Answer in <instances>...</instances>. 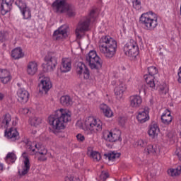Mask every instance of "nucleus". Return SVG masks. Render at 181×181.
<instances>
[{
    "label": "nucleus",
    "mask_w": 181,
    "mask_h": 181,
    "mask_svg": "<svg viewBox=\"0 0 181 181\" xmlns=\"http://www.w3.org/2000/svg\"><path fill=\"white\" fill-rule=\"evenodd\" d=\"M46 64H42L44 71H53L57 66V58L56 56L49 54L45 58Z\"/></svg>",
    "instance_id": "nucleus-10"
},
{
    "label": "nucleus",
    "mask_w": 181,
    "mask_h": 181,
    "mask_svg": "<svg viewBox=\"0 0 181 181\" xmlns=\"http://www.w3.org/2000/svg\"><path fill=\"white\" fill-rule=\"evenodd\" d=\"M140 22L148 30H153L158 26V16L152 12L144 13L140 17Z\"/></svg>",
    "instance_id": "nucleus-5"
},
{
    "label": "nucleus",
    "mask_w": 181,
    "mask_h": 181,
    "mask_svg": "<svg viewBox=\"0 0 181 181\" xmlns=\"http://www.w3.org/2000/svg\"><path fill=\"white\" fill-rule=\"evenodd\" d=\"M88 156L90 158H92L93 160H95L96 162H98V160H101V154L97 151H93V148L88 147V152H87Z\"/></svg>",
    "instance_id": "nucleus-27"
},
{
    "label": "nucleus",
    "mask_w": 181,
    "mask_h": 181,
    "mask_svg": "<svg viewBox=\"0 0 181 181\" xmlns=\"http://www.w3.org/2000/svg\"><path fill=\"white\" fill-rule=\"evenodd\" d=\"M108 177H110V175L108 174V173L102 172L101 175H100V180L103 181L107 180Z\"/></svg>",
    "instance_id": "nucleus-44"
},
{
    "label": "nucleus",
    "mask_w": 181,
    "mask_h": 181,
    "mask_svg": "<svg viewBox=\"0 0 181 181\" xmlns=\"http://www.w3.org/2000/svg\"><path fill=\"white\" fill-rule=\"evenodd\" d=\"M49 125L52 126V132L55 135H59L62 129L66 128V124L71 121V116L63 109L57 110L54 115L48 117Z\"/></svg>",
    "instance_id": "nucleus-1"
},
{
    "label": "nucleus",
    "mask_w": 181,
    "mask_h": 181,
    "mask_svg": "<svg viewBox=\"0 0 181 181\" xmlns=\"http://www.w3.org/2000/svg\"><path fill=\"white\" fill-rule=\"evenodd\" d=\"M6 37H8V32L6 31H1L0 32V42H4L6 40Z\"/></svg>",
    "instance_id": "nucleus-41"
},
{
    "label": "nucleus",
    "mask_w": 181,
    "mask_h": 181,
    "mask_svg": "<svg viewBox=\"0 0 181 181\" xmlns=\"http://www.w3.org/2000/svg\"><path fill=\"white\" fill-rule=\"evenodd\" d=\"M67 37V29L64 26L59 27L52 35L53 40H64Z\"/></svg>",
    "instance_id": "nucleus-13"
},
{
    "label": "nucleus",
    "mask_w": 181,
    "mask_h": 181,
    "mask_svg": "<svg viewBox=\"0 0 181 181\" xmlns=\"http://www.w3.org/2000/svg\"><path fill=\"white\" fill-rule=\"evenodd\" d=\"M129 101L132 108H139L142 104V98L140 95H134L130 96Z\"/></svg>",
    "instance_id": "nucleus-19"
},
{
    "label": "nucleus",
    "mask_w": 181,
    "mask_h": 181,
    "mask_svg": "<svg viewBox=\"0 0 181 181\" xmlns=\"http://www.w3.org/2000/svg\"><path fill=\"white\" fill-rule=\"evenodd\" d=\"M41 123H42V119L40 117H35L30 119V124L33 127H37V125H39V124H41Z\"/></svg>",
    "instance_id": "nucleus-37"
},
{
    "label": "nucleus",
    "mask_w": 181,
    "mask_h": 181,
    "mask_svg": "<svg viewBox=\"0 0 181 181\" xmlns=\"http://www.w3.org/2000/svg\"><path fill=\"white\" fill-rule=\"evenodd\" d=\"M159 127H158V124L155 123H152L150 125L149 129H148V135L151 136V138L155 139L158 138V135L159 134Z\"/></svg>",
    "instance_id": "nucleus-24"
},
{
    "label": "nucleus",
    "mask_w": 181,
    "mask_h": 181,
    "mask_svg": "<svg viewBox=\"0 0 181 181\" xmlns=\"http://www.w3.org/2000/svg\"><path fill=\"white\" fill-rule=\"evenodd\" d=\"M85 125L92 134L101 132L103 130V122H101V120L96 119L93 117H88L86 119Z\"/></svg>",
    "instance_id": "nucleus-7"
},
{
    "label": "nucleus",
    "mask_w": 181,
    "mask_h": 181,
    "mask_svg": "<svg viewBox=\"0 0 181 181\" xmlns=\"http://www.w3.org/2000/svg\"><path fill=\"white\" fill-rule=\"evenodd\" d=\"M24 19H29L30 16H32V13H30V8L29 7H26L25 8L21 11Z\"/></svg>",
    "instance_id": "nucleus-35"
},
{
    "label": "nucleus",
    "mask_w": 181,
    "mask_h": 181,
    "mask_svg": "<svg viewBox=\"0 0 181 181\" xmlns=\"http://www.w3.org/2000/svg\"><path fill=\"white\" fill-rule=\"evenodd\" d=\"M65 181H78V179L74 177H65Z\"/></svg>",
    "instance_id": "nucleus-51"
},
{
    "label": "nucleus",
    "mask_w": 181,
    "mask_h": 181,
    "mask_svg": "<svg viewBox=\"0 0 181 181\" xmlns=\"http://www.w3.org/2000/svg\"><path fill=\"white\" fill-rule=\"evenodd\" d=\"M144 152L146 153L147 155H149V153L155 155L156 152H158V147L156 146L148 145L147 148L144 149Z\"/></svg>",
    "instance_id": "nucleus-34"
},
{
    "label": "nucleus",
    "mask_w": 181,
    "mask_h": 181,
    "mask_svg": "<svg viewBox=\"0 0 181 181\" xmlns=\"http://www.w3.org/2000/svg\"><path fill=\"white\" fill-rule=\"evenodd\" d=\"M80 124H81V122L78 121L77 123H76V125H80Z\"/></svg>",
    "instance_id": "nucleus-58"
},
{
    "label": "nucleus",
    "mask_w": 181,
    "mask_h": 181,
    "mask_svg": "<svg viewBox=\"0 0 181 181\" xmlns=\"http://www.w3.org/2000/svg\"><path fill=\"white\" fill-rule=\"evenodd\" d=\"M119 86L115 88V94L116 95L117 100H122L124 97V93L127 90V86L124 84V82L119 80Z\"/></svg>",
    "instance_id": "nucleus-16"
},
{
    "label": "nucleus",
    "mask_w": 181,
    "mask_h": 181,
    "mask_svg": "<svg viewBox=\"0 0 181 181\" xmlns=\"http://www.w3.org/2000/svg\"><path fill=\"white\" fill-rule=\"evenodd\" d=\"M168 173L170 176H172L173 177L175 176H179L181 173V167L178 166L177 168H170L168 170Z\"/></svg>",
    "instance_id": "nucleus-33"
},
{
    "label": "nucleus",
    "mask_w": 181,
    "mask_h": 181,
    "mask_svg": "<svg viewBox=\"0 0 181 181\" xmlns=\"http://www.w3.org/2000/svg\"><path fill=\"white\" fill-rule=\"evenodd\" d=\"M76 73L79 76H81L83 74V78L85 80H88L90 78V71L88 70V68L84 64L83 62H79L77 64L76 66Z\"/></svg>",
    "instance_id": "nucleus-14"
},
{
    "label": "nucleus",
    "mask_w": 181,
    "mask_h": 181,
    "mask_svg": "<svg viewBox=\"0 0 181 181\" xmlns=\"http://www.w3.org/2000/svg\"><path fill=\"white\" fill-rule=\"evenodd\" d=\"M12 76H11V72L7 69H0V79L3 84H7L11 81Z\"/></svg>",
    "instance_id": "nucleus-22"
},
{
    "label": "nucleus",
    "mask_w": 181,
    "mask_h": 181,
    "mask_svg": "<svg viewBox=\"0 0 181 181\" xmlns=\"http://www.w3.org/2000/svg\"><path fill=\"white\" fill-rule=\"evenodd\" d=\"M38 160H40V162H45L47 160V156H46V155H40Z\"/></svg>",
    "instance_id": "nucleus-49"
},
{
    "label": "nucleus",
    "mask_w": 181,
    "mask_h": 181,
    "mask_svg": "<svg viewBox=\"0 0 181 181\" xmlns=\"http://www.w3.org/2000/svg\"><path fill=\"white\" fill-rule=\"evenodd\" d=\"M38 78L40 80V84L38 86L39 94H47V91L52 88V82L49 77H45L42 74L38 75Z\"/></svg>",
    "instance_id": "nucleus-9"
},
{
    "label": "nucleus",
    "mask_w": 181,
    "mask_h": 181,
    "mask_svg": "<svg viewBox=\"0 0 181 181\" xmlns=\"http://www.w3.org/2000/svg\"><path fill=\"white\" fill-rule=\"evenodd\" d=\"M37 72V64L35 62H29L27 66V73L30 76H35Z\"/></svg>",
    "instance_id": "nucleus-25"
},
{
    "label": "nucleus",
    "mask_w": 181,
    "mask_h": 181,
    "mask_svg": "<svg viewBox=\"0 0 181 181\" xmlns=\"http://www.w3.org/2000/svg\"><path fill=\"white\" fill-rule=\"evenodd\" d=\"M117 41L110 36H103L100 40L99 50L106 59H112L117 53Z\"/></svg>",
    "instance_id": "nucleus-2"
},
{
    "label": "nucleus",
    "mask_w": 181,
    "mask_h": 181,
    "mask_svg": "<svg viewBox=\"0 0 181 181\" xmlns=\"http://www.w3.org/2000/svg\"><path fill=\"white\" fill-rule=\"evenodd\" d=\"M11 121L12 116H11L9 113H6V115H3L0 120L1 127H4V128H8Z\"/></svg>",
    "instance_id": "nucleus-26"
},
{
    "label": "nucleus",
    "mask_w": 181,
    "mask_h": 181,
    "mask_svg": "<svg viewBox=\"0 0 181 181\" xmlns=\"http://www.w3.org/2000/svg\"><path fill=\"white\" fill-rule=\"evenodd\" d=\"M168 141L170 142V144H175L176 141V133L173 132H170L167 134Z\"/></svg>",
    "instance_id": "nucleus-38"
},
{
    "label": "nucleus",
    "mask_w": 181,
    "mask_h": 181,
    "mask_svg": "<svg viewBox=\"0 0 181 181\" xmlns=\"http://www.w3.org/2000/svg\"><path fill=\"white\" fill-rule=\"evenodd\" d=\"M118 122L120 127H124V125H125V122H127V119H125V117H119Z\"/></svg>",
    "instance_id": "nucleus-46"
},
{
    "label": "nucleus",
    "mask_w": 181,
    "mask_h": 181,
    "mask_svg": "<svg viewBox=\"0 0 181 181\" xmlns=\"http://www.w3.org/2000/svg\"><path fill=\"white\" fill-rule=\"evenodd\" d=\"M11 57L16 60L23 57V52H22V49L21 47H18L13 49L11 52Z\"/></svg>",
    "instance_id": "nucleus-31"
},
{
    "label": "nucleus",
    "mask_w": 181,
    "mask_h": 181,
    "mask_svg": "<svg viewBox=\"0 0 181 181\" xmlns=\"http://www.w3.org/2000/svg\"><path fill=\"white\" fill-rule=\"evenodd\" d=\"M11 8H12V6L6 3H4V1L1 2V12H4V13H6L11 11Z\"/></svg>",
    "instance_id": "nucleus-36"
},
{
    "label": "nucleus",
    "mask_w": 181,
    "mask_h": 181,
    "mask_svg": "<svg viewBox=\"0 0 181 181\" xmlns=\"http://www.w3.org/2000/svg\"><path fill=\"white\" fill-rule=\"evenodd\" d=\"M21 112L24 114V115H28V114H30V110H29V108L25 107L22 109Z\"/></svg>",
    "instance_id": "nucleus-50"
},
{
    "label": "nucleus",
    "mask_w": 181,
    "mask_h": 181,
    "mask_svg": "<svg viewBox=\"0 0 181 181\" xmlns=\"http://www.w3.org/2000/svg\"><path fill=\"white\" fill-rule=\"evenodd\" d=\"M5 136H6L8 139H11V141H15L19 139V133L16 129L11 128L9 131L5 132Z\"/></svg>",
    "instance_id": "nucleus-23"
},
{
    "label": "nucleus",
    "mask_w": 181,
    "mask_h": 181,
    "mask_svg": "<svg viewBox=\"0 0 181 181\" xmlns=\"http://www.w3.org/2000/svg\"><path fill=\"white\" fill-rule=\"evenodd\" d=\"M11 160L12 163L16 160V155H15V153H8L7 156H6V160Z\"/></svg>",
    "instance_id": "nucleus-40"
},
{
    "label": "nucleus",
    "mask_w": 181,
    "mask_h": 181,
    "mask_svg": "<svg viewBox=\"0 0 181 181\" xmlns=\"http://www.w3.org/2000/svg\"><path fill=\"white\" fill-rule=\"evenodd\" d=\"M18 101L21 104H26L29 100V92L23 89H19L18 91Z\"/></svg>",
    "instance_id": "nucleus-20"
},
{
    "label": "nucleus",
    "mask_w": 181,
    "mask_h": 181,
    "mask_svg": "<svg viewBox=\"0 0 181 181\" xmlns=\"http://www.w3.org/2000/svg\"><path fill=\"white\" fill-rule=\"evenodd\" d=\"M22 156L24 159V166L23 170L21 172L18 171V173L20 176H25V175H27L30 170V161L29 160V156L28 154H26V153H23Z\"/></svg>",
    "instance_id": "nucleus-17"
},
{
    "label": "nucleus",
    "mask_w": 181,
    "mask_h": 181,
    "mask_svg": "<svg viewBox=\"0 0 181 181\" xmlns=\"http://www.w3.org/2000/svg\"><path fill=\"white\" fill-rule=\"evenodd\" d=\"M86 62L92 69L100 70L103 67V59L97 55L95 51H90L86 56Z\"/></svg>",
    "instance_id": "nucleus-6"
},
{
    "label": "nucleus",
    "mask_w": 181,
    "mask_h": 181,
    "mask_svg": "<svg viewBox=\"0 0 181 181\" xmlns=\"http://www.w3.org/2000/svg\"><path fill=\"white\" fill-rule=\"evenodd\" d=\"M5 98V95L3 94L2 93H0V101H2Z\"/></svg>",
    "instance_id": "nucleus-55"
},
{
    "label": "nucleus",
    "mask_w": 181,
    "mask_h": 181,
    "mask_svg": "<svg viewBox=\"0 0 181 181\" xmlns=\"http://www.w3.org/2000/svg\"><path fill=\"white\" fill-rule=\"evenodd\" d=\"M175 154L176 155V156H177L179 160H181V148L178 147L177 148Z\"/></svg>",
    "instance_id": "nucleus-47"
},
{
    "label": "nucleus",
    "mask_w": 181,
    "mask_h": 181,
    "mask_svg": "<svg viewBox=\"0 0 181 181\" xmlns=\"http://www.w3.org/2000/svg\"><path fill=\"white\" fill-rule=\"evenodd\" d=\"M165 88H166V85L160 86V90L162 94H166V91L165 90Z\"/></svg>",
    "instance_id": "nucleus-53"
},
{
    "label": "nucleus",
    "mask_w": 181,
    "mask_h": 181,
    "mask_svg": "<svg viewBox=\"0 0 181 181\" xmlns=\"http://www.w3.org/2000/svg\"><path fill=\"white\" fill-rule=\"evenodd\" d=\"M60 103L62 105H64V107H70V105L73 104V100H71V98H70V96L64 95L61 97Z\"/></svg>",
    "instance_id": "nucleus-30"
},
{
    "label": "nucleus",
    "mask_w": 181,
    "mask_h": 181,
    "mask_svg": "<svg viewBox=\"0 0 181 181\" xmlns=\"http://www.w3.org/2000/svg\"><path fill=\"white\" fill-rule=\"evenodd\" d=\"M145 90H146V86L144 83H141L139 86V93H141L142 92L145 93Z\"/></svg>",
    "instance_id": "nucleus-45"
},
{
    "label": "nucleus",
    "mask_w": 181,
    "mask_h": 181,
    "mask_svg": "<svg viewBox=\"0 0 181 181\" xmlns=\"http://www.w3.org/2000/svg\"><path fill=\"white\" fill-rule=\"evenodd\" d=\"M119 156H121V153L115 151H111L104 154L105 159H107V160H115V159L119 158Z\"/></svg>",
    "instance_id": "nucleus-29"
},
{
    "label": "nucleus",
    "mask_w": 181,
    "mask_h": 181,
    "mask_svg": "<svg viewBox=\"0 0 181 181\" xmlns=\"http://www.w3.org/2000/svg\"><path fill=\"white\" fill-rule=\"evenodd\" d=\"M137 119L141 124L149 121V107H145L142 111L139 112L137 115Z\"/></svg>",
    "instance_id": "nucleus-18"
},
{
    "label": "nucleus",
    "mask_w": 181,
    "mask_h": 181,
    "mask_svg": "<svg viewBox=\"0 0 181 181\" xmlns=\"http://www.w3.org/2000/svg\"><path fill=\"white\" fill-rule=\"evenodd\" d=\"M33 146H35V149H37V151L35 149V148H33ZM27 148L29 151H32V152L36 151V153H38V155H47V150L46 148H45V147L41 146L39 144H36L35 143L30 144L28 142L27 144Z\"/></svg>",
    "instance_id": "nucleus-15"
},
{
    "label": "nucleus",
    "mask_w": 181,
    "mask_h": 181,
    "mask_svg": "<svg viewBox=\"0 0 181 181\" xmlns=\"http://www.w3.org/2000/svg\"><path fill=\"white\" fill-rule=\"evenodd\" d=\"M0 170H4V165L0 164Z\"/></svg>",
    "instance_id": "nucleus-56"
},
{
    "label": "nucleus",
    "mask_w": 181,
    "mask_h": 181,
    "mask_svg": "<svg viewBox=\"0 0 181 181\" xmlns=\"http://www.w3.org/2000/svg\"><path fill=\"white\" fill-rule=\"evenodd\" d=\"M148 75L144 76L146 83L151 88H155V74H158V71L156 66H150L148 68Z\"/></svg>",
    "instance_id": "nucleus-11"
},
{
    "label": "nucleus",
    "mask_w": 181,
    "mask_h": 181,
    "mask_svg": "<svg viewBox=\"0 0 181 181\" xmlns=\"http://www.w3.org/2000/svg\"><path fill=\"white\" fill-rule=\"evenodd\" d=\"M121 181H128V179H127V178H123V179L121 180Z\"/></svg>",
    "instance_id": "nucleus-57"
},
{
    "label": "nucleus",
    "mask_w": 181,
    "mask_h": 181,
    "mask_svg": "<svg viewBox=\"0 0 181 181\" xmlns=\"http://www.w3.org/2000/svg\"><path fill=\"white\" fill-rule=\"evenodd\" d=\"M15 4L17 6H18L20 11H23V9L28 8V6H26V3H24L23 0H16Z\"/></svg>",
    "instance_id": "nucleus-39"
},
{
    "label": "nucleus",
    "mask_w": 181,
    "mask_h": 181,
    "mask_svg": "<svg viewBox=\"0 0 181 181\" xmlns=\"http://www.w3.org/2000/svg\"><path fill=\"white\" fill-rule=\"evenodd\" d=\"M133 8H136L137 11L141 9V0H132Z\"/></svg>",
    "instance_id": "nucleus-43"
},
{
    "label": "nucleus",
    "mask_w": 181,
    "mask_h": 181,
    "mask_svg": "<svg viewBox=\"0 0 181 181\" xmlns=\"http://www.w3.org/2000/svg\"><path fill=\"white\" fill-rule=\"evenodd\" d=\"M100 108L105 117H107L108 118H111V117H112V110H111V108H110L107 105L101 104Z\"/></svg>",
    "instance_id": "nucleus-28"
},
{
    "label": "nucleus",
    "mask_w": 181,
    "mask_h": 181,
    "mask_svg": "<svg viewBox=\"0 0 181 181\" xmlns=\"http://www.w3.org/2000/svg\"><path fill=\"white\" fill-rule=\"evenodd\" d=\"M76 138H77V140L79 142H84V140L86 139V137H84V136L83 134H78L76 136Z\"/></svg>",
    "instance_id": "nucleus-48"
},
{
    "label": "nucleus",
    "mask_w": 181,
    "mask_h": 181,
    "mask_svg": "<svg viewBox=\"0 0 181 181\" xmlns=\"http://www.w3.org/2000/svg\"><path fill=\"white\" fill-rule=\"evenodd\" d=\"M103 138L107 142H117L121 139V132L119 130L116 132L106 131L103 133Z\"/></svg>",
    "instance_id": "nucleus-12"
},
{
    "label": "nucleus",
    "mask_w": 181,
    "mask_h": 181,
    "mask_svg": "<svg viewBox=\"0 0 181 181\" xmlns=\"http://www.w3.org/2000/svg\"><path fill=\"white\" fill-rule=\"evenodd\" d=\"M52 8L57 13H66L69 18L76 16V7L67 3V0H55Z\"/></svg>",
    "instance_id": "nucleus-3"
},
{
    "label": "nucleus",
    "mask_w": 181,
    "mask_h": 181,
    "mask_svg": "<svg viewBox=\"0 0 181 181\" xmlns=\"http://www.w3.org/2000/svg\"><path fill=\"white\" fill-rule=\"evenodd\" d=\"M95 11L91 10L89 15L85 20L81 21L76 29L75 33L76 39H81V33L87 32L88 28H90V22H94L95 21Z\"/></svg>",
    "instance_id": "nucleus-4"
},
{
    "label": "nucleus",
    "mask_w": 181,
    "mask_h": 181,
    "mask_svg": "<svg viewBox=\"0 0 181 181\" xmlns=\"http://www.w3.org/2000/svg\"><path fill=\"white\" fill-rule=\"evenodd\" d=\"M172 115H170V112L168 111V113H164L161 116V121L163 124L165 125H169L172 122Z\"/></svg>",
    "instance_id": "nucleus-32"
},
{
    "label": "nucleus",
    "mask_w": 181,
    "mask_h": 181,
    "mask_svg": "<svg viewBox=\"0 0 181 181\" xmlns=\"http://www.w3.org/2000/svg\"><path fill=\"white\" fill-rule=\"evenodd\" d=\"M178 82L181 83V66L180 67L178 72Z\"/></svg>",
    "instance_id": "nucleus-54"
},
{
    "label": "nucleus",
    "mask_w": 181,
    "mask_h": 181,
    "mask_svg": "<svg viewBox=\"0 0 181 181\" xmlns=\"http://www.w3.org/2000/svg\"><path fill=\"white\" fill-rule=\"evenodd\" d=\"M137 146H140V148H146L148 146V141L140 139L137 141Z\"/></svg>",
    "instance_id": "nucleus-42"
},
{
    "label": "nucleus",
    "mask_w": 181,
    "mask_h": 181,
    "mask_svg": "<svg viewBox=\"0 0 181 181\" xmlns=\"http://www.w3.org/2000/svg\"><path fill=\"white\" fill-rule=\"evenodd\" d=\"M2 2L12 6V4H13V0H2Z\"/></svg>",
    "instance_id": "nucleus-52"
},
{
    "label": "nucleus",
    "mask_w": 181,
    "mask_h": 181,
    "mask_svg": "<svg viewBox=\"0 0 181 181\" xmlns=\"http://www.w3.org/2000/svg\"><path fill=\"white\" fill-rule=\"evenodd\" d=\"M62 73H67L71 70V59L63 58L60 67Z\"/></svg>",
    "instance_id": "nucleus-21"
},
{
    "label": "nucleus",
    "mask_w": 181,
    "mask_h": 181,
    "mask_svg": "<svg viewBox=\"0 0 181 181\" xmlns=\"http://www.w3.org/2000/svg\"><path fill=\"white\" fill-rule=\"evenodd\" d=\"M124 52L126 56L131 57V59L134 60V59H136V56L139 54V48L134 40H130V41L124 45Z\"/></svg>",
    "instance_id": "nucleus-8"
}]
</instances>
